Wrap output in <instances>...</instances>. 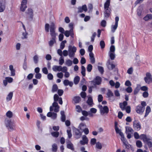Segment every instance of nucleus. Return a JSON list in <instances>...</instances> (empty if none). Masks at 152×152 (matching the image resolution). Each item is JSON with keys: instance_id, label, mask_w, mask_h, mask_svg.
I'll use <instances>...</instances> for the list:
<instances>
[{"instance_id": "f257e3e1", "label": "nucleus", "mask_w": 152, "mask_h": 152, "mask_svg": "<svg viewBox=\"0 0 152 152\" xmlns=\"http://www.w3.org/2000/svg\"><path fill=\"white\" fill-rule=\"evenodd\" d=\"M60 97L57 94H55L53 97L54 102L52 104V105L50 106V111H53V107H54V111L56 113L58 112L59 111V106L58 105V103L56 102L58 101Z\"/></svg>"}, {"instance_id": "f03ea898", "label": "nucleus", "mask_w": 152, "mask_h": 152, "mask_svg": "<svg viewBox=\"0 0 152 152\" xmlns=\"http://www.w3.org/2000/svg\"><path fill=\"white\" fill-rule=\"evenodd\" d=\"M146 105V102L142 101L141 104H139L136 107L135 110L136 112L140 114H142L144 111Z\"/></svg>"}, {"instance_id": "7ed1b4c3", "label": "nucleus", "mask_w": 152, "mask_h": 152, "mask_svg": "<svg viewBox=\"0 0 152 152\" xmlns=\"http://www.w3.org/2000/svg\"><path fill=\"white\" fill-rule=\"evenodd\" d=\"M140 138L141 140H142L145 143H147L149 148L152 146V142L149 141V140H151V139L148 137L145 134H141Z\"/></svg>"}, {"instance_id": "20e7f679", "label": "nucleus", "mask_w": 152, "mask_h": 152, "mask_svg": "<svg viewBox=\"0 0 152 152\" xmlns=\"http://www.w3.org/2000/svg\"><path fill=\"white\" fill-rule=\"evenodd\" d=\"M69 26V27L70 28V29L69 31H66L64 33L66 37H69V36L70 35L71 37L72 38L74 37V34L73 30V23H70Z\"/></svg>"}, {"instance_id": "39448f33", "label": "nucleus", "mask_w": 152, "mask_h": 152, "mask_svg": "<svg viewBox=\"0 0 152 152\" xmlns=\"http://www.w3.org/2000/svg\"><path fill=\"white\" fill-rule=\"evenodd\" d=\"M56 27L55 25L53 23H52L50 26V34L53 38L56 37L57 34L55 32Z\"/></svg>"}, {"instance_id": "423d86ee", "label": "nucleus", "mask_w": 152, "mask_h": 152, "mask_svg": "<svg viewBox=\"0 0 152 152\" xmlns=\"http://www.w3.org/2000/svg\"><path fill=\"white\" fill-rule=\"evenodd\" d=\"M6 126L10 131H12L13 130L14 126L13 123L10 120L7 119L5 120Z\"/></svg>"}, {"instance_id": "0eeeda50", "label": "nucleus", "mask_w": 152, "mask_h": 152, "mask_svg": "<svg viewBox=\"0 0 152 152\" xmlns=\"http://www.w3.org/2000/svg\"><path fill=\"white\" fill-rule=\"evenodd\" d=\"M98 107L100 110V112L101 114H107L108 113L109 109L107 106H104L103 107L102 105L99 104L98 105Z\"/></svg>"}, {"instance_id": "6e6552de", "label": "nucleus", "mask_w": 152, "mask_h": 152, "mask_svg": "<svg viewBox=\"0 0 152 152\" xmlns=\"http://www.w3.org/2000/svg\"><path fill=\"white\" fill-rule=\"evenodd\" d=\"M73 132L75 134V137L77 139L80 138L82 135V132L80 131V130L75 128L73 129Z\"/></svg>"}, {"instance_id": "1a4fd4ad", "label": "nucleus", "mask_w": 152, "mask_h": 152, "mask_svg": "<svg viewBox=\"0 0 152 152\" xmlns=\"http://www.w3.org/2000/svg\"><path fill=\"white\" fill-rule=\"evenodd\" d=\"M146 75L144 78V80L146 83L149 84L152 82V75L149 72L146 73Z\"/></svg>"}, {"instance_id": "9d476101", "label": "nucleus", "mask_w": 152, "mask_h": 152, "mask_svg": "<svg viewBox=\"0 0 152 152\" xmlns=\"http://www.w3.org/2000/svg\"><path fill=\"white\" fill-rule=\"evenodd\" d=\"M27 2V0H23L21 2V6L20 7V11L24 12L26 9L27 8L26 4Z\"/></svg>"}, {"instance_id": "9b49d317", "label": "nucleus", "mask_w": 152, "mask_h": 152, "mask_svg": "<svg viewBox=\"0 0 152 152\" xmlns=\"http://www.w3.org/2000/svg\"><path fill=\"white\" fill-rule=\"evenodd\" d=\"M133 126L134 129L136 131H139L141 129V124L139 121L135 120L133 122Z\"/></svg>"}, {"instance_id": "f8f14e48", "label": "nucleus", "mask_w": 152, "mask_h": 152, "mask_svg": "<svg viewBox=\"0 0 152 152\" xmlns=\"http://www.w3.org/2000/svg\"><path fill=\"white\" fill-rule=\"evenodd\" d=\"M91 81H94L96 85H99L101 83L102 79L101 77L99 76H97L93 80Z\"/></svg>"}, {"instance_id": "ddd939ff", "label": "nucleus", "mask_w": 152, "mask_h": 152, "mask_svg": "<svg viewBox=\"0 0 152 152\" xmlns=\"http://www.w3.org/2000/svg\"><path fill=\"white\" fill-rule=\"evenodd\" d=\"M78 11L77 13H81L84 11L86 12L87 11V6L85 4L82 6V7H79L77 8Z\"/></svg>"}, {"instance_id": "4468645a", "label": "nucleus", "mask_w": 152, "mask_h": 152, "mask_svg": "<svg viewBox=\"0 0 152 152\" xmlns=\"http://www.w3.org/2000/svg\"><path fill=\"white\" fill-rule=\"evenodd\" d=\"M47 115L48 117H51L52 119L55 120L57 118V114L54 112H50L47 114Z\"/></svg>"}, {"instance_id": "2eb2a0df", "label": "nucleus", "mask_w": 152, "mask_h": 152, "mask_svg": "<svg viewBox=\"0 0 152 152\" xmlns=\"http://www.w3.org/2000/svg\"><path fill=\"white\" fill-rule=\"evenodd\" d=\"M111 11V9L110 8L105 9L104 12V17L106 18L109 17L110 15Z\"/></svg>"}, {"instance_id": "dca6fc26", "label": "nucleus", "mask_w": 152, "mask_h": 152, "mask_svg": "<svg viewBox=\"0 0 152 152\" xmlns=\"http://www.w3.org/2000/svg\"><path fill=\"white\" fill-rule=\"evenodd\" d=\"M107 67L110 70H111L115 68V66L114 64H111L110 60H108L107 62Z\"/></svg>"}, {"instance_id": "f3484780", "label": "nucleus", "mask_w": 152, "mask_h": 152, "mask_svg": "<svg viewBox=\"0 0 152 152\" xmlns=\"http://www.w3.org/2000/svg\"><path fill=\"white\" fill-rule=\"evenodd\" d=\"M27 13L29 16V19L31 20L33 17V12L32 9L31 8H28V12Z\"/></svg>"}, {"instance_id": "a211bd4d", "label": "nucleus", "mask_w": 152, "mask_h": 152, "mask_svg": "<svg viewBox=\"0 0 152 152\" xmlns=\"http://www.w3.org/2000/svg\"><path fill=\"white\" fill-rule=\"evenodd\" d=\"M127 105V102L126 101H124L123 103H120L119 104L120 107L122 110L125 109Z\"/></svg>"}, {"instance_id": "6ab92c4d", "label": "nucleus", "mask_w": 152, "mask_h": 152, "mask_svg": "<svg viewBox=\"0 0 152 152\" xmlns=\"http://www.w3.org/2000/svg\"><path fill=\"white\" fill-rule=\"evenodd\" d=\"M87 104L91 107L92 106V104H94L93 100L91 96L88 97L87 100L86 101Z\"/></svg>"}, {"instance_id": "aec40b11", "label": "nucleus", "mask_w": 152, "mask_h": 152, "mask_svg": "<svg viewBox=\"0 0 152 152\" xmlns=\"http://www.w3.org/2000/svg\"><path fill=\"white\" fill-rule=\"evenodd\" d=\"M61 69H62V67L61 66H58L56 65L54 66L52 68L53 70L55 72H56L57 71L59 72L61 71Z\"/></svg>"}, {"instance_id": "412c9836", "label": "nucleus", "mask_w": 152, "mask_h": 152, "mask_svg": "<svg viewBox=\"0 0 152 152\" xmlns=\"http://www.w3.org/2000/svg\"><path fill=\"white\" fill-rule=\"evenodd\" d=\"M73 100L75 103H78L81 100V98L79 96H75L73 97Z\"/></svg>"}, {"instance_id": "4be33fe9", "label": "nucleus", "mask_w": 152, "mask_h": 152, "mask_svg": "<svg viewBox=\"0 0 152 152\" xmlns=\"http://www.w3.org/2000/svg\"><path fill=\"white\" fill-rule=\"evenodd\" d=\"M61 120L63 122H64L66 120V116L65 115L64 112V111H61Z\"/></svg>"}, {"instance_id": "5701e85b", "label": "nucleus", "mask_w": 152, "mask_h": 152, "mask_svg": "<svg viewBox=\"0 0 152 152\" xmlns=\"http://www.w3.org/2000/svg\"><path fill=\"white\" fill-rule=\"evenodd\" d=\"M77 50V48L75 46L72 47V46H69V47L68 51L75 53Z\"/></svg>"}, {"instance_id": "b1692460", "label": "nucleus", "mask_w": 152, "mask_h": 152, "mask_svg": "<svg viewBox=\"0 0 152 152\" xmlns=\"http://www.w3.org/2000/svg\"><path fill=\"white\" fill-rule=\"evenodd\" d=\"M66 147L70 149L73 151L75 150L73 144L71 142H69V143H67Z\"/></svg>"}, {"instance_id": "393cba45", "label": "nucleus", "mask_w": 152, "mask_h": 152, "mask_svg": "<svg viewBox=\"0 0 152 152\" xmlns=\"http://www.w3.org/2000/svg\"><path fill=\"white\" fill-rule=\"evenodd\" d=\"M13 93L12 92H10L7 95L6 97V100L7 102L11 100L13 96Z\"/></svg>"}, {"instance_id": "a878e982", "label": "nucleus", "mask_w": 152, "mask_h": 152, "mask_svg": "<svg viewBox=\"0 0 152 152\" xmlns=\"http://www.w3.org/2000/svg\"><path fill=\"white\" fill-rule=\"evenodd\" d=\"M58 89V87L57 85L55 84L53 85L51 90V91L52 93H54L56 92Z\"/></svg>"}, {"instance_id": "bb28decb", "label": "nucleus", "mask_w": 152, "mask_h": 152, "mask_svg": "<svg viewBox=\"0 0 152 152\" xmlns=\"http://www.w3.org/2000/svg\"><path fill=\"white\" fill-rule=\"evenodd\" d=\"M151 111V109L150 107L149 106H147L146 107L145 110V115L144 117H147Z\"/></svg>"}, {"instance_id": "cd10ccee", "label": "nucleus", "mask_w": 152, "mask_h": 152, "mask_svg": "<svg viewBox=\"0 0 152 152\" xmlns=\"http://www.w3.org/2000/svg\"><path fill=\"white\" fill-rule=\"evenodd\" d=\"M110 1L109 0H107L106 2L104 3V9H106L110 8L109 7L110 5Z\"/></svg>"}, {"instance_id": "c85d7f7f", "label": "nucleus", "mask_w": 152, "mask_h": 152, "mask_svg": "<svg viewBox=\"0 0 152 152\" xmlns=\"http://www.w3.org/2000/svg\"><path fill=\"white\" fill-rule=\"evenodd\" d=\"M58 149L57 145L55 143L53 144L52 145V151L53 152H56Z\"/></svg>"}, {"instance_id": "c756f323", "label": "nucleus", "mask_w": 152, "mask_h": 152, "mask_svg": "<svg viewBox=\"0 0 152 152\" xmlns=\"http://www.w3.org/2000/svg\"><path fill=\"white\" fill-rule=\"evenodd\" d=\"M95 147L96 149L100 150L102 148V145L101 143L98 142L96 143Z\"/></svg>"}, {"instance_id": "7c9ffc66", "label": "nucleus", "mask_w": 152, "mask_h": 152, "mask_svg": "<svg viewBox=\"0 0 152 152\" xmlns=\"http://www.w3.org/2000/svg\"><path fill=\"white\" fill-rule=\"evenodd\" d=\"M81 69V73L83 77H85L86 76V68L83 66H82Z\"/></svg>"}, {"instance_id": "2f4dec72", "label": "nucleus", "mask_w": 152, "mask_h": 152, "mask_svg": "<svg viewBox=\"0 0 152 152\" xmlns=\"http://www.w3.org/2000/svg\"><path fill=\"white\" fill-rule=\"evenodd\" d=\"M33 61L35 64H37L38 63L39 61V57L38 55H35L33 58Z\"/></svg>"}, {"instance_id": "473e14b6", "label": "nucleus", "mask_w": 152, "mask_h": 152, "mask_svg": "<svg viewBox=\"0 0 152 152\" xmlns=\"http://www.w3.org/2000/svg\"><path fill=\"white\" fill-rule=\"evenodd\" d=\"M51 134L53 137L57 138L58 137L59 134L58 132H52Z\"/></svg>"}, {"instance_id": "72a5a7b5", "label": "nucleus", "mask_w": 152, "mask_h": 152, "mask_svg": "<svg viewBox=\"0 0 152 152\" xmlns=\"http://www.w3.org/2000/svg\"><path fill=\"white\" fill-rule=\"evenodd\" d=\"M80 78L78 76H76L74 78V82L75 84V85L77 84L80 81Z\"/></svg>"}, {"instance_id": "f704fd0d", "label": "nucleus", "mask_w": 152, "mask_h": 152, "mask_svg": "<svg viewBox=\"0 0 152 152\" xmlns=\"http://www.w3.org/2000/svg\"><path fill=\"white\" fill-rule=\"evenodd\" d=\"M107 95V97L109 98L113 96V94L110 90H108Z\"/></svg>"}, {"instance_id": "c9c22d12", "label": "nucleus", "mask_w": 152, "mask_h": 152, "mask_svg": "<svg viewBox=\"0 0 152 152\" xmlns=\"http://www.w3.org/2000/svg\"><path fill=\"white\" fill-rule=\"evenodd\" d=\"M5 5H3L2 3L0 2V12H3L5 10Z\"/></svg>"}, {"instance_id": "e433bc0d", "label": "nucleus", "mask_w": 152, "mask_h": 152, "mask_svg": "<svg viewBox=\"0 0 152 152\" xmlns=\"http://www.w3.org/2000/svg\"><path fill=\"white\" fill-rule=\"evenodd\" d=\"M65 64L67 66H69L72 65V61L70 59H68L66 61Z\"/></svg>"}, {"instance_id": "4c0bfd02", "label": "nucleus", "mask_w": 152, "mask_h": 152, "mask_svg": "<svg viewBox=\"0 0 152 152\" xmlns=\"http://www.w3.org/2000/svg\"><path fill=\"white\" fill-rule=\"evenodd\" d=\"M6 115L7 117L10 118L12 117L13 113L11 111L9 110L7 112Z\"/></svg>"}, {"instance_id": "58836bf2", "label": "nucleus", "mask_w": 152, "mask_h": 152, "mask_svg": "<svg viewBox=\"0 0 152 152\" xmlns=\"http://www.w3.org/2000/svg\"><path fill=\"white\" fill-rule=\"evenodd\" d=\"M98 69L99 72L102 75L103 74L104 72V68L102 66H98Z\"/></svg>"}, {"instance_id": "ea45409f", "label": "nucleus", "mask_w": 152, "mask_h": 152, "mask_svg": "<svg viewBox=\"0 0 152 152\" xmlns=\"http://www.w3.org/2000/svg\"><path fill=\"white\" fill-rule=\"evenodd\" d=\"M133 132V130L129 126L126 127V132H130L132 133Z\"/></svg>"}, {"instance_id": "a19ab883", "label": "nucleus", "mask_w": 152, "mask_h": 152, "mask_svg": "<svg viewBox=\"0 0 152 152\" xmlns=\"http://www.w3.org/2000/svg\"><path fill=\"white\" fill-rule=\"evenodd\" d=\"M100 45L102 49H103L105 47V43L103 40H101L100 42Z\"/></svg>"}, {"instance_id": "79ce46f5", "label": "nucleus", "mask_w": 152, "mask_h": 152, "mask_svg": "<svg viewBox=\"0 0 152 152\" xmlns=\"http://www.w3.org/2000/svg\"><path fill=\"white\" fill-rule=\"evenodd\" d=\"M109 56L111 59L112 60H114L115 57L114 53H109Z\"/></svg>"}, {"instance_id": "37998d69", "label": "nucleus", "mask_w": 152, "mask_h": 152, "mask_svg": "<svg viewBox=\"0 0 152 152\" xmlns=\"http://www.w3.org/2000/svg\"><path fill=\"white\" fill-rule=\"evenodd\" d=\"M92 66L91 64H88L87 67V70L88 72H91L92 69Z\"/></svg>"}, {"instance_id": "c03bdc74", "label": "nucleus", "mask_w": 152, "mask_h": 152, "mask_svg": "<svg viewBox=\"0 0 152 152\" xmlns=\"http://www.w3.org/2000/svg\"><path fill=\"white\" fill-rule=\"evenodd\" d=\"M66 40L62 41L60 44V48L61 49H63L65 47V44L66 43Z\"/></svg>"}, {"instance_id": "a18cd8bd", "label": "nucleus", "mask_w": 152, "mask_h": 152, "mask_svg": "<svg viewBox=\"0 0 152 152\" xmlns=\"http://www.w3.org/2000/svg\"><path fill=\"white\" fill-rule=\"evenodd\" d=\"M123 144L125 145L126 148H127V149H129L130 147H131V145L128 143L127 141L124 142Z\"/></svg>"}, {"instance_id": "49530a36", "label": "nucleus", "mask_w": 152, "mask_h": 152, "mask_svg": "<svg viewBox=\"0 0 152 152\" xmlns=\"http://www.w3.org/2000/svg\"><path fill=\"white\" fill-rule=\"evenodd\" d=\"M96 138H92L90 141V144L91 145H94L96 144Z\"/></svg>"}, {"instance_id": "de8ad7c7", "label": "nucleus", "mask_w": 152, "mask_h": 152, "mask_svg": "<svg viewBox=\"0 0 152 152\" xmlns=\"http://www.w3.org/2000/svg\"><path fill=\"white\" fill-rule=\"evenodd\" d=\"M136 145L138 148H141L142 146V143L140 140H137L136 142Z\"/></svg>"}, {"instance_id": "09e8293b", "label": "nucleus", "mask_w": 152, "mask_h": 152, "mask_svg": "<svg viewBox=\"0 0 152 152\" xmlns=\"http://www.w3.org/2000/svg\"><path fill=\"white\" fill-rule=\"evenodd\" d=\"M118 25L115 24L114 25H112L111 27V31L113 32H114L115 30L117 28Z\"/></svg>"}, {"instance_id": "8fccbe9b", "label": "nucleus", "mask_w": 152, "mask_h": 152, "mask_svg": "<svg viewBox=\"0 0 152 152\" xmlns=\"http://www.w3.org/2000/svg\"><path fill=\"white\" fill-rule=\"evenodd\" d=\"M90 83H91V86L89 87V88H91L92 89L93 88H96V85L95 84V83L94 82V81H91L90 82Z\"/></svg>"}, {"instance_id": "3c124183", "label": "nucleus", "mask_w": 152, "mask_h": 152, "mask_svg": "<svg viewBox=\"0 0 152 152\" xmlns=\"http://www.w3.org/2000/svg\"><path fill=\"white\" fill-rule=\"evenodd\" d=\"M140 89L139 87L137 86L134 91V95H136L139 92Z\"/></svg>"}, {"instance_id": "603ef678", "label": "nucleus", "mask_w": 152, "mask_h": 152, "mask_svg": "<svg viewBox=\"0 0 152 152\" xmlns=\"http://www.w3.org/2000/svg\"><path fill=\"white\" fill-rule=\"evenodd\" d=\"M76 109L78 113H80L81 112H82V108L79 105L76 106Z\"/></svg>"}, {"instance_id": "864d4df0", "label": "nucleus", "mask_w": 152, "mask_h": 152, "mask_svg": "<svg viewBox=\"0 0 152 152\" xmlns=\"http://www.w3.org/2000/svg\"><path fill=\"white\" fill-rule=\"evenodd\" d=\"M50 26L49 24L47 23L45 25V30L46 32H48L49 31V28Z\"/></svg>"}, {"instance_id": "5fc2aeb1", "label": "nucleus", "mask_w": 152, "mask_h": 152, "mask_svg": "<svg viewBox=\"0 0 152 152\" xmlns=\"http://www.w3.org/2000/svg\"><path fill=\"white\" fill-rule=\"evenodd\" d=\"M120 135L121 137V140L123 142V143H124V142H125L127 141L126 140L125 138L123 133H121V134Z\"/></svg>"}, {"instance_id": "6e6d98bb", "label": "nucleus", "mask_w": 152, "mask_h": 152, "mask_svg": "<svg viewBox=\"0 0 152 152\" xmlns=\"http://www.w3.org/2000/svg\"><path fill=\"white\" fill-rule=\"evenodd\" d=\"M103 99V97L101 94H99L98 96V100L99 102H102Z\"/></svg>"}, {"instance_id": "4d7b16f0", "label": "nucleus", "mask_w": 152, "mask_h": 152, "mask_svg": "<svg viewBox=\"0 0 152 152\" xmlns=\"http://www.w3.org/2000/svg\"><path fill=\"white\" fill-rule=\"evenodd\" d=\"M115 48L114 45H112L110 48V51L109 53H114Z\"/></svg>"}, {"instance_id": "13d9d810", "label": "nucleus", "mask_w": 152, "mask_h": 152, "mask_svg": "<svg viewBox=\"0 0 152 152\" xmlns=\"http://www.w3.org/2000/svg\"><path fill=\"white\" fill-rule=\"evenodd\" d=\"M80 94L81 97L83 99H85L86 96V94L85 92H81Z\"/></svg>"}, {"instance_id": "bf43d9fd", "label": "nucleus", "mask_w": 152, "mask_h": 152, "mask_svg": "<svg viewBox=\"0 0 152 152\" xmlns=\"http://www.w3.org/2000/svg\"><path fill=\"white\" fill-rule=\"evenodd\" d=\"M82 140L84 141L85 142H87L88 143V138L85 135H83L82 137Z\"/></svg>"}, {"instance_id": "052dcab7", "label": "nucleus", "mask_w": 152, "mask_h": 152, "mask_svg": "<svg viewBox=\"0 0 152 152\" xmlns=\"http://www.w3.org/2000/svg\"><path fill=\"white\" fill-rule=\"evenodd\" d=\"M64 62V60L63 58L61 56L59 60V64L60 65H62Z\"/></svg>"}, {"instance_id": "680f3d73", "label": "nucleus", "mask_w": 152, "mask_h": 152, "mask_svg": "<svg viewBox=\"0 0 152 152\" xmlns=\"http://www.w3.org/2000/svg\"><path fill=\"white\" fill-rule=\"evenodd\" d=\"M52 40H50L49 42V45L50 46H52L54 43L56 42L55 39H52Z\"/></svg>"}, {"instance_id": "e2e57ef3", "label": "nucleus", "mask_w": 152, "mask_h": 152, "mask_svg": "<svg viewBox=\"0 0 152 152\" xmlns=\"http://www.w3.org/2000/svg\"><path fill=\"white\" fill-rule=\"evenodd\" d=\"M142 91H148V88L146 86H143L142 87H141L140 88Z\"/></svg>"}, {"instance_id": "0e129e2a", "label": "nucleus", "mask_w": 152, "mask_h": 152, "mask_svg": "<svg viewBox=\"0 0 152 152\" xmlns=\"http://www.w3.org/2000/svg\"><path fill=\"white\" fill-rule=\"evenodd\" d=\"M115 129L116 133L119 134V135H120L121 133H123V132L121 131V130L119 129L118 127L115 128Z\"/></svg>"}, {"instance_id": "69168bd1", "label": "nucleus", "mask_w": 152, "mask_h": 152, "mask_svg": "<svg viewBox=\"0 0 152 152\" xmlns=\"http://www.w3.org/2000/svg\"><path fill=\"white\" fill-rule=\"evenodd\" d=\"M42 71L43 73L47 75L48 74V71L46 67H44L42 69Z\"/></svg>"}, {"instance_id": "338daca9", "label": "nucleus", "mask_w": 152, "mask_h": 152, "mask_svg": "<svg viewBox=\"0 0 152 152\" xmlns=\"http://www.w3.org/2000/svg\"><path fill=\"white\" fill-rule=\"evenodd\" d=\"M83 132H84L85 134L87 135L89 133V131L88 128H86L82 129Z\"/></svg>"}, {"instance_id": "774afa93", "label": "nucleus", "mask_w": 152, "mask_h": 152, "mask_svg": "<svg viewBox=\"0 0 152 152\" xmlns=\"http://www.w3.org/2000/svg\"><path fill=\"white\" fill-rule=\"evenodd\" d=\"M42 77V75L40 73H36L35 75V77L37 79H40Z\"/></svg>"}]
</instances>
